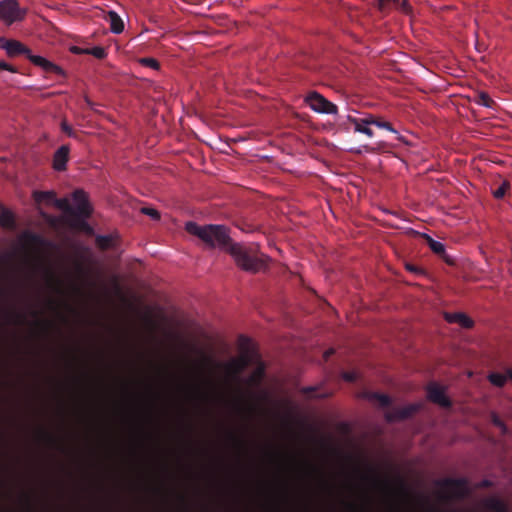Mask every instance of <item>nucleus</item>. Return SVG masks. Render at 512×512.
I'll return each instance as SVG.
<instances>
[{
  "label": "nucleus",
  "instance_id": "1",
  "mask_svg": "<svg viewBox=\"0 0 512 512\" xmlns=\"http://www.w3.org/2000/svg\"><path fill=\"white\" fill-rule=\"evenodd\" d=\"M73 200L76 203V209L70 207L67 199H57L55 197L52 205L64 211L60 221L72 230L92 234L93 228L87 223V219L93 213L88 194L82 189H77L73 192Z\"/></svg>",
  "mask_w": 512,
  "mask_h": 512
},
{
  "label": "nucleus",
  "instance_id": "2",
  "mask_svg": "<svg viewBox=\"0 0 512 512\" xmlns=\"http://www.w3.org/2000/svg\"><path fill=\"white\" fill-rule=\"evenodd\" d=\"M187 233L198 237L210 249L218 248L228 252L230 246L234 244L230 229L225 225L207 224L200 226L194 221L185 223Z\"/></svg>",
  "mask_w": 512,
  "mask_h": 512
},
{
  "label": "nucleus",
  "instance_id": "3",
  "mask_svg": "<svg viewBox=\"0 0 512 512\" xmlns=\"http://www.w3.org/2000/svg\"><path fill=\"white\" fill-rule=\"evenodd\" d=\"M0 48L4 49L10 58L24 55L33 65L40 67L43 71L65 76L62 67L42 56L34 55L32 50L19 40L0 38Z\"/></svg>",
  "mask_w": 512,
  "mask_h": 512
},
{
  "label": "nucleus",
  "instance_id": "4",
  "mask_svg": "<svg viewBox=\"0 0 512 512\" xmlns=\"http://www.w3.org/2000/svg\"><path fill=\"white\" fill-rule=\"evenodd\" d=\"M234 260L235 265L242 271L257 274L269 270L271 258L267 255L257 256L251 249L240 243H234L227 252Z\"/></svg>",
  "mask_w": 512,
  "mask_h": 512
},
{
  "label": "nucleus",
  "instance_id": "5",
  "mask_svg": "<svg viewBox=\"0 0 512 512\" xmlns=\"http://www.w3.org/2000/svg\"><path fill=\"white\" fill-rule=\"evenodd\" d=\"M27 13L28 9L20 7L18 0L0 1V21L6 26L22 22L26 18Z\"/></svg>",
  "mask_w": 512,
  "mask_h": 512
},
{
  "label": "nucleus",
  "instance_id": "6",
  "mask_svg": "<svg viewBox=\"0 0 512 512\" xmlns=\"http://www.w3.org/2000/svg\"><path fill=\"white\" fill-rule=\"evenodd\" d=\"M304 102L312 110L323 114H337V106L326 99L317 91H310L304 98Z\"/></svg>",
  "mask_w": 512,
  "mask_h": 512
},
{
  "label": "nucleus",
  "instance_id": "7",
  "mask_svg": "<svg viewBox=\"0 0 512 512\" xmlns=\"http://www.w3.org/2000/svg\"><path fill=\"white\" fill-rule=\"evenodd\" d=\"M442 492L449 498H462L468 493L465 479H444L440 483Z\"/></svg>",
  "mask_w": 512,
  "mask_h": 512
},
{
  "label": "nucleus",
  "instance_id": "8",
  "mask_svg": "<svg viewBox=\"0 0 512 512\" xmlns=\"http://www.w3.org/2000/svg\"><path fill=\"white\" fill-rule=\"evenodd\" d=\"M427 391V399L434 403L439 405L443 408H450L452 406V401L450 398L446 395L445 388L440 386L436 382H431L426 386Z\"/></svg>",
  "mask_w": 512,
  "mask_h": 512
},
{
  "label": "nucleus",
  "instance_id": "9",
  "mask_svg": "<svg viewBox=\"0 0 512 512\" xmlns=\"http://www.w3.org/2000/svg\"><path fill=\"white\" fill-rule=\"evenodd\" d=\"M422 408L421 403L408 404L403 407L393 408L385 413L387 422H397L412 417Z\"/></svg>",
  "mask_w": 512,
  "mask_h": 512
},
{
  "label": "nucleus",
  "instance_id": "10",
  "mask_svg": "<svg viewBox=\"0 0 512 512\" xmlns=\"http://www.w3.org/2000/svg\"><path fill=\"white\" fill-rule=\"evenodd\" d=\"M239 355H244L249 358L253 363L260 359L257 351V346L254 341L245 335H240L237 340Z\"/></svg>",
  "mask_w": 512,
  "mask_h": 512
},
{
  "label": "nucleus",
  "instance_id": "11",
  "mask_svg": "<svg viewBox=\"0 0 512 512\" xmlns=\"http://www.w3.org/2000/svg\"><path fill=\"white\" fill-rule=\"evenodd\" d=\"M70 158V146L62 145L53 154L52 168L55 171L62 172L67 169V163Z\"/></svg>",
  "mask_w": 512,
  "mask_h": 512
},
{
  "label": "nucleus",
  "instance_id": "12",
  "mask_svg": "<svg viewBox=\"0 0 512 512\" xmlns=\"http://www.w3.org/2000/svg\"><path fill=\"white\" fill-rule=\"evenodd\" d=\"M252 363L253 362L246 356L238 355L225 364V372L227 375H237Z\"/></svg>",
  "mask_w": 512,
  "mask_h": 512
},
{
  "label": "nucleus",
  "instance_id": "13",
  "mask_svg": "<svg viewBox=\"0 0 512 512\" xmlns=\"http://www.w3.org/2000/svg\"><path fill=\"white\" fill-rule=\"evenodd\" d=\"M445 320L448 323H456L465 329H470L474 326L472 318L462 312L445 313Z\"/></svg>",
  "mask_w": 512,
  "mask_h": 512
},
{
  "label": "nucleus",
  "instance_id": "14",
  "mask_svg": "<svg viewBox=\"0 0 512 512\" xmlns=\"http://www.w3.org/2000/svg\"><path fill=\"white\" fill-rule=\"evenodd\" d=\"M358 397L366 399L371 403H377L380 407H387L391 404L390 396L378 392L364 391Z\"/></svg>",
  "mask_w": 512,
  "mask_h": 512
},
{
  "label": "nucleus",
  "instance_id": "15",
  "mask_svg": "<svg viewBox=\"0 0 512 512\" xmlns=\"http://www.w3.org/2000/svg\"><path fill=\"white\" fill-rule=\"evenodd\" d=\"M348 121L350 123H352L354 125V130L356 132H359V133H364L366 134L367 136L369 137H372L373 136V131L372 129L369 127L370 125H372L370 123V120L368 118V115L365 117V118H361V119H358V118H354L352 116H348Z\"/></svg>",
  "mask_w": 512,
  "mask_h": 512
},
{
  "label": "nucleus",
  "instance_id": "16",
  "mask_svg": "<svg viewBox=\"0 0 512 512\" xmlns=\"http://www.w3.org/2000/svg\"><path fill=\"white\" fill-rule=\"evenodd\" d=\"M257 367L250 373L246 379V384L249 386H257L261 383L265 376V364L260 361H256Z\"/></svg>",
  "mask_w": 512,
  "mask_h": 512
},
{
  "label": "nucleus",
  "instance_id": "17",
  "mask_svg": "<svg viewBox=\"0 0 512 512\" xmlns=\"http://www.w3.org/2000/svg\"><path fill=\"white\" fill-rule=\"evenodd\" d=\"M55 197L56 192L54 191H33L32 193V198L38 205L51 206L53 201H55Z\"/></svg>",
  "mask_w": 512,
  "mask_h": 512
},
{
  "label": "nucleus",
  "instance_id": "18",
  "mask_svg": "<svg viewBox=\"0 0 512 512\" xmlns=\"http://www.w3.org/2000/svg\"><path fill=\"white\" fill-rule=\"evenodd\" d=\"M54 329V323L50 320H40L32 324V334L44 336Z\"/></svg>",
  "mask_w": 512,
  "mask_h": 512
},
{
  "label": "nucleus",
  "instance_id": "19",
  "mask_svg": "<svg viewBox=\"0 0 512 512\" xmlns=\"http://www.w3.org/2000/svg\"><path fill=\"white\" fill-rule=\"evenodd\" d=\"M0 226L6 229L15 227L14 214L0 204Z\"/></svg>",
  "mask_w": 512,
  "mask_h": 512
},
{
  "label": "nucleus",
  "instance_id": "20",
  "mask_svg": "<svg viewBox=\"0 0 512 512\" xmlns=\"http://www.w3.org/2000/svg\"><path fill=\"white\" fill-rule=\"evenodd\" d=\"M265 395L263 393L258 395H252L249 397V399H241L239 401L240 403V409L243 411L251 412L254 410L255 404L260 403L261 401L265 400Z\"/></svg>",
  "mask_w": 512,
  "mask_h": 512
},
{
  "label": "nucleus",
  "instance_id": "21",
  "mask_svg": "<svg viewBox=\"0 0 512 512\" xmlns=\"http://www.w3.org/2000/svg\"><path fill=\"white\" fill-rule=\"evenodd\" d=\"M108 17L110 20V30L115 34H120L124 30V23L120 16L115 11H109Z\"/></svg>",
  "mask_w": 512,
  "mask_h": 512
},
{
  "label": "nucleus",
  "instance_id": "22",
  "mask_svg": "<svg viewBox=\"0 0 512 512\" xmlns=\"http://www.w3.org/2000/svg\"><path fill=\"white\" fill-rule=\"evenodd\" d=\"M376 486L382 490L391 492L392 494H400L402 492V482L399 478L395 479L391 484L383 481H377Z\"/></svg>",
  "mask_w": 512,
  "mask_h": 512
},
{
  "label": "nucleus",
  "instance_id": "23",
  "mask_svg": "<svg viewBox=\"0 0 512 512\" xmlns=\"http://www.w3.org/2000/svg\"><path fill=\"white\" fill-rule=\"evenodd\" d=\"M368 118L372 125H376L377 127L385 128L393 133H397V131L393 128L392 123L384 120L383 117L374 114H368Z\"/></svg>",
  "mask_w": 512,
  "mask_h": 512
},
{
  "label": "nucleus",
  "instance_id": "24",
  "mask_svg": "<svg viewBox=\"0 0 512 512\" xmlns=\"http://www.w3.org/2000/svg\"><path fill=\"white\" fill-rule=\"evenodd\" d=\"M35 439L39 442L54 446L57 443V440L52 437L50 433L45 431L44 429H37L35 431Z\"/></svg>",
  "mask_w": 512,
  "mask_h": 512
},
{
  "label": "nucleus",
  "instance_id": "25",
  "mask_svg": "<svg viewBox=\"0 0 512 512\" xmlns=\"http://www.w3.org/2000/svg\"><path fill=\"white\" fill-rule=\"evenodd\" d=\"M96 246L102 250L106 251L113 247V238L110 235H98L95 239Z\"/></svg>",
  "mask_w": 512,
  "mask_h": 512
},
{
  "label": "nucleus",
  "instance_id": "26",
  "mask_svg": "<svg viewBox=\"0 0 512 512\" xmlns=\"http://www.w3.org/2000/svg\"><path fill=\"white\" fill-rule=\"evenodd\" d=\"M511 189V184L507 179H504L498 188L491 191L493 197L497 200L503 199L507 192Z\"/></svg>",
  "mask_w": 512,
  "mask_h": 512
},
{
  "label": "nucleus",
  "instance_id": "27",
  "mask_svg": "<svg viewBox=\"0 0 512 512\" xmlns=\"http://www.w3.org/2000/svg\"><path fill=\"white\" fill-rule=\"evenodd\" d=\"M507 379H508L507 373L503 374V373L493 372L488 375V380L490 381V383L492 385H494L496 387H503L505 385Z\"/></svg>",
  "mask_w": 512,
  "mask_h": 512
},
{
  "label": "nucleus",
  "instance_id": "28",
  "mask_svg": "<svg viewBox=\"0 0 512 512\" xmlns=\"http://www.w3.org/2000/svg\"><path fill=\"white\" fill-rule=\"evenodd\" d=\"M398 4L399 0H378L377 8L382 13H389Z\"/></svg>",
  "mask_w": 512,
  "mask_h": 512
},
{
  "label": "nucleus",
  "instance_id": "29",
  "mask_svg": "<svg viewBox=\"0 0 512 512\" xmlns=\"http://www.w3.org/2000/svg\"><path fill=\"white\" fill-rule=\"evenodd\" d=\"M476 102L487 108H492L495 105L494 100L485 91H480L478 93Z\"/></svg>",
  "mask_w": 512,
  "mask_h": 512
},
{
  "label": "nucleus",
  "instance_id": "30",
  "mask_svg": "<svg viewBox=\"0 0 512 512\" xmlns=\"http://www.w3.org/2000/svg\"><path fill=\"white\" fill-rule=\"evenodd\" d=\"M45 280L46 284L55 290L60 291L63 286V282L51 272L46 273Z\"/></svg>",
  "mask_w": 512,
  "mask_h": 512
},
{
  "label": "nucleus",
  "instance_id": "31",
  "mask_svg": "<svg viewBox=\"0 0 512 512\" xmlns=\"http://www.w3.org/2000/svg\"><path fill=\"white\" fill-rule=\"evenodd\" d=\"M5 320L13 324H22L24 315L15 311H5L3 314Z\"/></svg>",
  "mask_w": 512,
  "mask_h": 512
},
{
  "label": "nucleus",
  "instance_id": "32",
  "mask_svg": "<svg viewBox=\"0 0 512 512\" xmlns=\"http://www.w3.org/2000/svg\"><path fill=\"white\" fill-rule=\"evenodd\" d=\"M427 241L430 249L437 254L438 256L440 254H444L445 245L442 242L436 241L430 236H427Z\"/></svg>",
  "mask_w": 512,
  "mask_h": 512
},
{
  "label": "nucleus",
  "instance_id": "33",
  "mask_svg": "<svg viewBox=\"0 0 512 512\" xmlns=\"http://www.w3.org/2000/svg\"><path fill=\"white\" fill-rule=\"evenodd\" d=\"M138 62H139V64H141L144 67H149V68L154 69V70H159L160 69L159 61L157 59H155V58H152V57L140 58L138 60Z\"/></svg>",
  "mask_w": 512,
  "mask_h": 512
},
{
  "label": "nucleus",
  "instance_id": "34",
  "mask_svg": "<svg viewBox=\"0 0 512 512\" xmlns=\"http://www.w3.org/2000/svg\"><path fill=\"white\" fill-rule=\"evenodd\" d=\"M86 54L92 55L97 59H104L107 56L106 50L101 46H94L84 51Z\"/></svg>",
  "mask_w": 512,
  "mask_h": 512
},
{
  "label": "nucleus",
  "instance_id": "35",
  "mask_svg": "<svg viewBox=\"0 0 512 512\" xmlns=\"http://www.w3.org/2000/svg\"><path fill=\"white\" fill-rule=\"evenodd\" d=\"M60 129L63 133H65L68 137L77 138V133L73 129V127L68 123L66 118H63L60 123Z\"/></svg>",
  "mask_w": 512,
  "mask_h": 512
},
{
  "label": "nucleus",
  "instance_id": "36",
  "mask_svg": "<svg viewBox=\"0 0 512 512\" xmlns=\"http://www.w3.org/2000/svg\"><path fill=\"white\" fill-rule=\"evenodd\" d=\"M487 507L495 512H507L505 504L498 499H491L487 503Z\"/></svg>",
  "mask_w": 512,
  "mask_h": 512
},
{
  "label": "nucleus",
  "instance_id": "37",
  "mask_svg": "<svg viewBox=\"0 0 512 512\" xmlns=\"http://www.w3.org/2000/svg\"><path fill=\"white\" fill-rule=\"evenodd\" d=\"M141 213L151 217L155 221H159L161 219L160 212L155 208L143 207L141 208Z\"/></svg>",
  "mask_w": 512,
  "mask_h": 512
},
{
  "label": "nucleus",
  "instance_id": "38",
  "mask_svg": "<svg viewBox=\"0 0 512 512\" xmlns=\"http://www.w3.org/2000/svg\"><path fill=\"white\" fill-rule=\"evenodd\" d=\"M397 6H399L400 11L406 15L411 14L413 11L412 6L408 0H399V4Z\"/></svg>",
  "mask_w": 512,
  "mask_h": 512
},
{
  "label": "nucleus",
  "instance_id": "39",
  "mask_svg": "<svg viewBox=\"0 0 512 512\" xmlns=\"http://www.w3.org/2000/svg\"><path fill=\"white\" fill-rule=\"evenodd\" d=\"M405 269L409 272H412L414 274H417V275H424L425 274V271L423 268L421 267H418L416 265H413V264H410V263H406L405 264Z\"/></svg>",
  "mask_w": 512,
  "mask_h": 512
},
{
  "label": "nucleus",
  "instance_id": "40",
  "mask_svg": "<svg viewBox=\"0 0 512 512\" xmlns=\"http://www.w3.org/2000/svg\"><path fill=\"white\" fill-rule=\"evenodd\" d=\"M342 378L347 382H354L357 379V373L353 371L343 372Z\"/></svg>",
  "mask_w": 512,
  "mask_h": 512
},
{
  "label": "nucleus",
  "instance_id": "41",
  "mask_svg": "<svg viewBox=\"0 0 512 512\" xmlns=\"http://www.w3.org/2000/svg\"><path fill=\"white\" fill-rule=\"evenodd\" d=\"M0 70H6V71H9L11 73H17L18 70L15 66L9 64V63H6L5 61H0Z\"/></svg>",
  "mask_w": 512,
  "mask_h": 512
},
{
  "label": "nucleus",
  "instance_id": "42",
  "mask_svg": "<svg viewBox=\"0 0 512 512\" xmlns=\"http://www.w3.org/2000/svg\"><path fill=\"white\" fill-rule=\"evenodd\" d=\"M439 257L448 265L450 266H454L455 265V260L450 257L447 253H446V249L444 250V254H440Z\"/></svg>",
  "mask_w": 512,
  "mask_h": 512
},
{
  "label": "nucleus",
  "instance_id": "43",
  "mask_svg": "<svg viewBox=\"0 0 512 512\" xmlns=\"http://www.w3.org/2000/svg\"><path fill=\"white\" fill-rule=\"evenodd\" d=\"M439 257L448 265L450 266H454L455 265V260L450 257L447 253H446V249L444 250V254H440Z\"/></svg>",
  "mask_w": 512,
  "mask_h": 512
},
{
  "label": "nucleus",
  "instance_id": "44",
  "mask_svg": "<svg viewBox=\"0 0 512 512\" xmlns=\"http://www.w3.org/2000/svg\"><path fill=\"white\" fill-rule=\"evenodd\" d=\"M493 423L496 426L500 427L503 432H505L507 430L505 423L503 421H501L496 415H494V417H493Z\"/></svg>",
  "mask_w": 512,
  "mask_h": 512
},
{
  "label": "nucleus",
  "instance_id": "45",
  "mask_svg": "<svg viewBox=\"0 0 512 512\" xmlns=\"http://www.w3.org/2000/svg\"><path fill=\"white\" fill-rule=\"evenodd\" d=\"M84 100H85L86 104H87V105H88V106H89V107H90V108H91L95 113L102 114V112H100L99 110H97V109L95 108V103H94L93 101H91V99H90L87 95H85V96H84Z\"/></svg>",
  "mask_w": 512,
  "mask_h": 512
},
{
  "label": "nucleus",
  "instance_id": "46",
  "mask_svg": "<svg viewBox=\"0 0 512 512\" xmlns=\"http://www.w3.org/2000/svg\"><path fill=\"white\" fill-rule=\"evenodd\" d=\"M74 268H75V271L78 274H80V275L84 274V268H83V265L80 262H76L75 265H74Z\"/></svg>",
  "mask_w": 512,
  "mask_h": 512
},
{
  "label": "nucleus",
  "instance_id": "47",
  "mask_svg": "<svg viewBox=\"0 0 512 512\" xmlns=\"http://www.w3.org/2000/svg\"><path fill=\"white\" fill-rule=\"evenodd\" d=\"M346 509L348 512H358L357 506L353 504H347Z\"/></svg>",
  "mask_w": 512,
  "mask_h": 512
},
{
  "label": "nucleus",
  "instance_id": "48",
  "mask_svg": "<svg viewBox=\"0 0 512 512\" xmlns=\"http://www.w3.org/2000/svg\"><path fill=\"white\" fill-rule=\"evenodd\" d=\"M334 353V350L332 348L326 350L323 354V358L325 360H328V358Z\"/></svg>",
  "mask_w": 512,
  "mask_h": 512
},
{
  "label": "nucleus",
  "instance_id": "49",
  "mask_svg": "<svg viewBox=\"0 0 512 512\" xmlns=\"http://www.w3.org/2000/svg\"><path fill=\"white\" fill-rule=\"evenodd\" d=\"M144 323L147 327H152L153 326V321L151 320L150 317H144Z\"/></svg>",
  "mask_w": 512,
  "mask_h": 512
},
{
  "label": "nucleus",
  "instance_id": "50",
  "mask_svg": "<svg viewBox=\"0 0 512 512\" xmlns=\"http://www.w3.org/2000/svg\"><path fill=\"white\" fill-rule=\"evenodd\" d=\"M363 148H364V151H366V152H373V151H375V148H372V147H370L368 145L363 146Z\"/></svg>",
  "mask_w": 512,
  "mask_h": 512
},
{
  "label": "nucleus",
  "instance_id": "51",
  "mask_svg": "<svg viewBox=\"0 0 512 512\" xmlns=\"http://www.w3.org/2000/svg\"><path fill=\"white\" fill-rule=\"evenodd\" d=\"M507 377L512 380V369L507 370Z\"/></svg>",
  "mask_w": 512,
  "mask_h": 512
},
{
  "label": "nucleus",
  "instance_id": "52",
  "mask_svg": "<svg viewBox=\"0 0 512 512\" xmlns=\"http://www.w3.org/2000/svg\"><path fill=\"white\" fill-rule=\"evenodd\" d=\"M313 390H314V388H312V387H309V388H305V389H303V391H304L305 393H308V392L313 391Z\"/></svg>",
  "mask_w": 512,
  "mask_h": 512
},
{
  "label": "nucleus",
  "instance_id": "53",
  "mask_svg": "<svg viewBox=\"0 0 512 512\" xmlns=\"http://www.w3.org/2000/svg\"><path fill=\"white\" fill-rule=\"evenodd\" d=\"M71 291H72L73 293H78V289H77V288H75V287H71Z\"/></svg>",
  "mask_w": 512,
  "mask_h": 512
},
{
  "label": "nucleus",
  "instance_id": "54",
  "mask_svg": "<svg viewBox=\"0 0 512 512\" xmlns=\"http://www.w3.org/2000/svg\"><path fill=\"white\" fill-rule=\"evenodd\" d=\"M32 239H33V241H35V242H40L39 238H37V237H33Z\"/></svg>",
  "mask_w": 512,
  "mask_h": 512
},
{
  "label": "nucleus",
  "instance_id": "55",
  "mask_svg": "<svg viewBox=\"0 0 512 512\" xmlns=\"http://www.w3.org/2000/svg\"><path fill=\"white\" fill-rule=\"evenodd\" d=\"M49 304H50L51 308H54V306H53L54 302L53 301H50Z\"/></svg>",
  "mask_w": 512,
  "mask_h": 512
},
{
  "label": "nucleus",
  "instance_id": "56",
  "mask_svg": "<svg viewBox=\"0 0 512 512\" xmlns=\"http://www.w3.org/2000/svg\"><path fill=\"white\" fill-rule=\"evenodd\" d=\"M483 485H484V486H488V485H489L488 481H485V482L483 483Z\"/></svg>",
  "mask_w": 512,
  "mask_h": 512
},
{
  "label": "nucleus",
  "instance_id": "57",
  "mask_svg": "<svg viewBox=\"0 0 512 512\" xmlns=\"http://www.w3.org/2000/svg\"><path fill=\"white\" fill-rule=\"evenodd\" d=\"M230 439H233L234 441H236L235 438L232 435L230 436ZM235 444H238V443L235 442Z\"/></svg>",
  "mask_w": 512,
  "mask_h": 512
}]
</instances>
